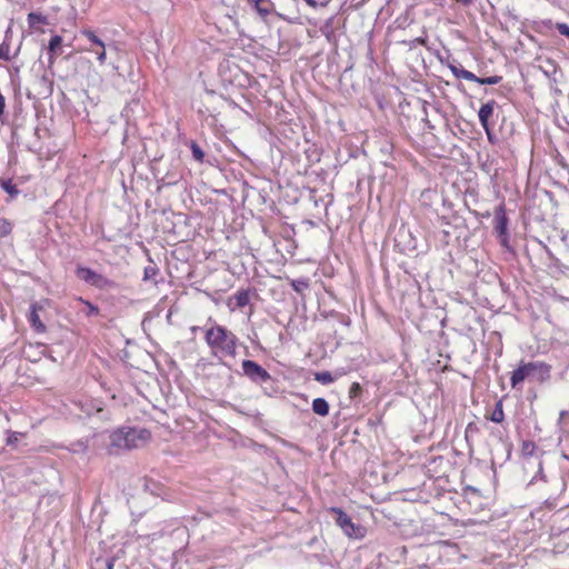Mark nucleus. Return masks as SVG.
Listing matches in <instances>:
<instances>
[{
  "label": "nucleus",
  "mask_w": 569,
  "mask_h": 569,
  "mask_svg": "<svg viewBox=\"0 0 569 569\" xmlns=\"http://www.w3.org/2000/svg\"><path fill=\"white\" fill-rule=\"evenodd\" d=\"M151 438L147 429L120 428L110 435L109 451L117 453L121 450H131L144 446Z\"/></svg>",
  "instance_id": "1"
},
{
  "label": "nucleus",
  "mask_w": 569,
  "mask_h": 569,
  "mask_svg": "<svg viewBox=\"0 0 569 569\" xmlns=\"http://www.w3.org/2000/svg\"><path fill=\"white\" fill-rule=\"evenodd\" d=\"M550 370L551 367L542 361H521L511 373L510 385L512 388H517L526 379L543 382L550 378Z\"/></svg>",
  "instance_id": "2"
},
{
  "label": "nucleus",
  "mask_w": 569,
  "mask_h": 569,
  "mask_svg": "<svg viewBox=\"0 0 569 569\" xmlns=\"http://www.w3.org/2000/svg\"><path fill=\"white\" fill-rule=\"evenodd\" d=\"M206 341L216 355H236L237 346L233 335L220 326H216L207 330Z\"/></svg>",
  "instance_id": "3"
},
{
  "label": "nucleus",
  "mask_w": 569,
  "mask_h": 569,
  "mask_svg": "<svg viewBox=\"0 0 569 569\" xmlns=\"http://www.w3.org/2000/svg\"><path fill=\"white\" fill-rule=\"evenodd\" d=\"M328 512L335 516L336 525L347 537L352 539H362L365 537L366 529L360 525L353 523L350 516H348L341 508L330 507Z\"/></svg>",
  "instance_id": "4"
},
{
  "label": "nucleus",
  "mask_w": 569,
  "mask_h": 569,
  "mask_svg": "<svg viewBox=\"0 0 569 569\" xmlns=\"http://www.w3.org/2000/svg\"><path fill=\"white\" fill-rule=\"evenodd\" d=\"M251 382L259 385L267 396H272L278 391L276 380L266 369L253 361H251Z\"/></svg>",
  "instance_id": "5"
},
{
  "label": "nucleus",
  "mask_w": 569,
  "mask_h": 569,
  "mask_svg": "<svg viewBox=\"0 0 569 569\" xmlns=\"http://www.w3.org/2000/svg\"><path fill=\"white\" fill-rule=\"evenodd\" d=\"M508 223L509 219L506 214V207L503 203H500L495 210L493 229L500 244L507 249H509Z\"/></svg>",
  "instance_id": "6"
},
{
  "label": "nucleus",
  "mask_w": 569,
  "mask_h": 569,
  "mask_svg": "<svg viewBox=\"0 0 569 569\" xmlns=\"http://www.w3.org/2000/svg\"><path fill=\"white\" fill-rule=\"evenodd\" d=\"M254 3L256 12L259 19L266 23H271L277 19L274 4L270 0H251Z\"/></svg>",
  "instance_id": "7"
},
{
  "label": "nucleus",
  "mask_w": 569,
  "mask_h": 569,
  "mask_svg": "<svg viewBox=\"0 0 569 569\" xmlns=\"http://www.w3.org/2000/svg\"><path fill=\"white\" fill-rule=\"evenodd\" d=\"M496 106L497 102L495 100H490L482 104L478 111L479 122L486 131L489 141L492 140V131L489 124V118L492 116Z\"/></svg>",
  "instance_id": "8"
},
{
  "label": "nucleus",
  "mask_w": 569,
  "mask_h": 569,
  "mask_svg": "<svg viewBox=\"0 0 569 569\" xmlns=\"http://www.w3.org/2000/svg\"><path fill=\"white\" fill-rule=\"evenodd\" d=\"M312 411L321 417L329 415V403L325 398H316L312 401Z\"/></svg>",
  "instance_id": "9"
},
{
  "label": "nucleus",
  "mask_w": 569,
  "mask_h": 569,
  "mask_svg": "<svg viewBox=\"0 0 569 569\" xmlns=\"http://www.w3.org/2000/svg\"><path fill=\"white\" fill-rule=\"evenodd\" d=\"M450 70L457 79H465L472 82H476L477 80V76L475 73L463 69L462 67L451 64Z\"/></svg>",
  "instance_id": "10"
},
{
  "label": "nucleus",
  "mask_w": 569,
  "mask_h": 569,
  "mask_svg": "<svg viewBox=\"0 0 569 569\" xmlns=\"http://www.w3.org/2000/svg\"><path fill=\"white\" fill-rule=\"evenodd\" d=\"M62 44V38L58 34L53 36L49 41V63L52 64L54 62V57L58 54L57 50L60 49Z\"/></svg>",
  "instance_id": "11"
},
{
  "label": "nucleus",
  "mask_w": 569,
  "mask_h": 569,
  "mask_svg": "<svg viewBox=\"0 0 569 569\" xmlns=\"http://www.w3.org/2000/svg\"><path fill=\"white\" fill-rule=\"evenodd\" d=\"M97 274L98 273L94 270L90 269V268L79 267L77 269V276L81 280H83L84 282H87V283H89L91 286L93 284Z\"/></svg>",
  "instance_id": "12"
},
{
  "label": "nucleus",
  "mask_w": 569,
  "mask_h": 569,
  "mask_svg": "<svg viewBox=\"0 0 569 569\" xmlns=\"http://www.w3.org/2000/svg\"><path fill=\"white\" fill-rule=\"evenodd\" d=\"M505 419V412L502 407V401L499 400L496 402L495 408L491 412L490 420L496 423H501Z\"/></svg>",
  "instance_id": "13"
},
{
  "label": "nucleus",
  "mask_w": 569,
  "mask_h": 569,
  "mask_svg": "<svg viewBox=\"0 0 569 569\" xmlns=\"http://www.w3.org/2000/svg\"><path fill=\"white\" fill-rule=\"evenodd\" d=\"M96 288L99 289H109L113 288L116 284L112 280L108 279L107 277L102 274H97L93 284Z\"/></svg>",
  "instance_id": "14"
},
{
  "label": "nucleus",
  "mask_w": 569,
  "mask_h": 569,
  "mask_svg": "<svg viewBox=\"0 0 569 569\" xmlns=\"http://www.w3.org/2000/svg\"><path fill=\"white\" fill-rule=\"evenodd\" d=\"M29 321L31 326L38 331H44V325L41 322L39 315L34 307H32L30 315H29Z\"/></svg>",
  "instance_id": "15"
},
{
  "label": "nucleus",
  "mask_w": 569,
  "mask_h": 569,
  "mask_svg": "<svg viewBox=\"0 0 569 569\" xmlns=\"http://www.w3.org/2000/svg\"><path fill=\"white\" fill-rule=\"evenodd\" d=\"M291 287L296 292L302 293L309 287V279H307V278L293 279L291 281Z\"/></svg>",
  "instance_id": "16"
},
{
  "label": "nucleus",
  "mask_w": 569,
  "mask_h": 569,
  "mask_svg": "<svg viewBox=\"0 0 569 569\" xmlns=\"http://www.w3.org/2000/svg\"><path fill=\"white\" fill-rule=\"evenodd\" d=\"M46 22H47V18L44 16H42L41 13L30 12L28 14V23H29L30 28H34L37 24L46 23Z\"/></svg>",
  "instance_id": "17"
},
{
  "label": "nucleus",
  "mask_w": 569,
  "mask_h": 569,
  "mask_svg": "<svg viewBox=\"0 0 569 569\" xmlns=\"http://www.w3.org/2000/svg\"><path fill=\"white\" fill-rule=\"evenodd\" d=\"M0 186L11 197H16L19 194V190H18L17 186L13 184L11 180H2L0 182Z\"/></svg>",
  "instance_id": "18"
},
{
  "label": "nucleus",
  "mask_w": 569,
  "mask_h": 569,
  "mask_svg": "<svg viewBox=\"0 0 569 569\" xmlns=\"http://www.w3.org/2000/svg\"><path fill=\"white\" fill-rule=\"evenodd\" d=\"M237 307H244L249 303V290H243L233 297Z\"/></svg>",
  "instance_id": "19"
},
{
  "label": "nucleus",
  "mask_w": 569,
  "mask_h": 569,
  "mask_svg": "<svg viewBox=\"0 0 569 569\" xmlns=\"http://www.w3.org/2000/svg\"><path fill=\"white\" fill-rule=\"evenodd\" d=\"M12 231V223L4 218H0V239L9 236Z\"/></svg>",
  "instance_id": "20"
},
{
  "label": "nucleus",
  "mask_w": 569,
  "mask_h": 569,
  "mask_svg": "<svg viewBox=\"0 0 569 569\" xmlns=\"http://www.w3.org/2000/svg\"><path fill=\"white\" fill-rule=\"evenodd\" d=\"M315 379L318 382L323 383V385H329V383L333 382V380H335L331 372H329V371H322V372L316 373Z\"/></svg>",
  "instance_id": "21"
},
{
  "label": "nucleus",
  "mask_w": 569,
  "mask_h": 569,
  "mask_svg": "<svg viewBox=\"0 0 569 569\" xmlns=\"http://www.w3.org/2000/svg\"><path fill=\"white\" fill-rule=\"evenodd\" d=\"M82 34L88 38L92 46L103 47V41L98 38L91 30H83Z\"/></svg>",
  "instance_id": "22"
},
{
  "label": "nucleus",
  "mask_w": 569,
  "mask_h": 569,
  "mask_svg": "<svg viewBox=\"0 0 569 569\" xmlns=\"http://www.w3.org/2000/svg\"><path fill=\"white\" fill-rule=\"evenodd\" d=\"M87 50L90 52H94L97 54V59L100 64H103L106 62L107 54H106V46L104 44H103V47H98V49L90 47Z\"/></svg>",
  "instance_id": "23"
},
{
  "label": "nucleus",
  "mask_w": 569,
  "mask_h": 569,
  "mask_svg": "<svg viewBox=\"0 0 569 569\" xmlns=\"http://www.w3.org/2000/svg\"><path fill=\"white\" fill-rule=\"evenodd\" d=\"M501 80H502V77H500V76H491V77H487V78L477 77L476 82L479 84H491L492 86V84H498Z\"/></svg>",
  "instance_id": "24"
},
{
  "label": "nucleus",
  "mask_w": 569,
  "mask_h": 569,
  "mask_svg": "<svg viewBox=\"0 0 569 569\" xmlns=\"http://www.w3.org/2000/svg\"><path fill=\"white\" fill-rule=\"evenodd\" d=\"M191 152H192L193 158L197 161H199V162L203 161L204 153H203L202 149L199 147V144H197L196 142H191Z\"/></svg>",
  "instance_id": "25"
},
{
  "label": "nucleus",
  "mask_w": 569,
  "mask_h": 569,
  "mask_svg": "<svg viewBox=\"0 0 569 569\" xmlns=\"http://www.w3.org/2000/svg\"><path fill=\"white\" fill-rule=\"evenodd\" d=\"M332 24L333 17L329 18L320 29L322 34H325L327 39H330V36L332 34Z\"/></svg>",
  "instance_id": "26"
},
{
  "label": "nucleus",
  "mask_w": 569,
  "mask_h": 569,
  "mask_svg": "<svg viewBox=\"0 0 569 569\" xmlns=\"http://www.w3.org/2000/svg\"><path fill=\"white\" fill-rule=\"evenodd\" d=\"M158 268L154 266H148L144 268L143 272V279L144 280H153L154 277L158 274Z\"/></svg>",
  "instance_id": "27"
},
{
  "label": "nucleus",
  "mask_w": 569,
  "mask_h": 569,
  "mask_svg": "<svg viewBox=\"0 0 569 569\" xmlns=\"http://www.w3.org/2000/svg\"><path fill=\"white\" fill-rule=\"evenodd\" d=\"M10 44L7 42H2L0 44V59L9 61L10 60Z\"/></svg>",
  "instance_id": "28"
},
{
  "label": "nucleus",
  "mask_w": 569,
  "mask_h": 569,
  "mask_svg": "<svg viewBox=\"0 0 569 569\" xmlns=\"http://www.w3.org/2000/svg\"><path fill=\"white\" fill-rule=\"evenodd\" d=\"M478 431H479V429L475 422L468 423L466 427V431H465L466 439L468 440L470 437H472Z\"/></svg>",
  "instance_id": "29"
},
{
  "label": "nucleus",
  "mask_w": 569,
  "mask_h": 569,
  "mask_svg": "<svg viewBox=\"0 0 569 569\" xmlns=\"http://www.w3.org/2000/svg\"><path fill=\"white\" fill-rule=\"evenodd\" d=\"M557 30L559 31L560 34L569 38V24H567V23H558L557 24Z\"/></svg>",
  "instance_id": "30"
},
{
  "label": "nucleus",
  "mask_w": 569,
  "mask_h": 569,
  "mask_svg": "<svg viewBox=\"0 0 569 569\" xmlns=\"http://www.w3.org/2000/svg\"><path fill=\"white\" fill-rule=\"evenodd\" d=\"M20 433L18 432H10L7 439L8 445H13L18 441Z\"/></svg>",
  "instance_id": "31"
},
{
  "label": "nucleus",
  "mask_w": 569,
  "mask_h": 569,
  "mask_svg": "<svg viewBox=\"0 0 569 569\" xmlns=\"http://www.w3.org/2000/svg\"><path fill=\"white\" fill-rule=\"evenodd\" d=\"M533 448H535L533 442H530V441H528V442H523L522 450H523L525 452L530 453V452L533 450Z\"/></svg>",
  "instance_id": "32"
},
{
  "label": "nucleus",
  "mask_w": 569,
  "mask_h": 569,
  "mask_svg": "<svg viewBox=\"0 0 569 569\" xmlns=\"http://www.w3.org/2000/svg\"><path fill=\"white\" fill-rule=\"evenodd\" d=\"M249 368H250V365H249V359H244L242 361V369L244 371L246 375H249Z\"/></svg>",
  "instance_id": "33"
},
{
  "label": "nucleus",
  "mask_w": 569,
  "mask_h": 569,
  "mask_svg": "<svg viewBox=\"0 0 569 569\" xmlns=\"http://www.w3.org/2000/svg\"><path fill=\"white\" fill-rule=\"evenodd\" d=\"M88 308H89V312H88L89 315H97V313H98V311H99V310H98V308H97V307H94V306H93V305H91V303H88Z\"/></svg>",
  "instance_id": "34"
},
{
  "label": "nucleus",
  "mask_w": 569,
  "mask_h": 569,
  "mask_svg": "<svg viewBox=\"0 0 569 569\" xmlns=\"http://www.w3.org/2000/svg\"><path fill=\"white\" fill-rule=\"evenodd\" d=\"M107 569H113V560L112 559L107 560Z\"/></svg>",
  "instance_id": "35"
},
{
  "label": "nucleus",
  "mask_w": 569,
  "mask_h": 569,
  "mask_svg": "<svg viewBox=\"0 0 569 569\" xmlns=\"http://www.w3.org/2000/svg\"><path fill=\"white\" fill-rule=\"evenodd\" d=\"M457 2H461L466 6L470 4L472 2V0H456Z\"/></svg>",
  "instance_id": "36"
},
{
  "label": "nucleus",
  "mask_w": 569,
  "mask_h": 569,
  "mask_svg": "<svg viewBox=\"0 0 569 569\" xmlns=\"http://www.w3.org/2000/svg\"><path fill=\"white\" fill-rule=\"evenodd\" d=\"M415 42L420 43V44H425V42H426V41H425V39H422V38H417V39L415 40Z\"/></svg>",
  "instance_id": "37"
},
{
  "label": "nucleus",
  "mask_w": 569,
  "mask_h": 569,
  "mask_svg": "<svg viewBox=\"0 0 569 569\" xmlns=\"http://www.w3.org/2000/svg\"><path fill=\"white\" fill-rule=\"evenodd\" d=\"M353 388H358L359 389V383L355 382L351 387V390H353Z\"/></svg>",
  "instance_id": "38"
}]
</instances>
